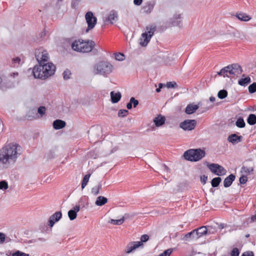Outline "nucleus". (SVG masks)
<instances>
[{
	"label": "nucleus",
	"mask_w": 256,
	"mask_h": 256,
	"mask_svg": "<svg viewBox=\"0 0 256 256\" xmlns=\"http://www.w3.org/2000/svg\"><path fill=\"white\" fill-rule=\"evenodd\" d=\"M20 146L16 144H9L0 150V170L8 167L16 160Z\"/></svg>",
	"instance_id": "1"
},
{
	"label": "nucleus",
	"mask_w": 256,
	"mask_h": 256,
	"mask_svg": "<svg viewBox=\"0 0 256 256\" xmlns=\"http://www.w3.org/2000/svg\"><path fill=\"white\" fill-rule=\"evenodd\" d=\"M56 69L52 63H44L36 66L33 68L32 74L36 78L45 80L54 74Z\"/></svg>",
	"instance_id": "2"
},
{
	"label": "nucleus",
	"mask_w": 256,
	"mask_h": 256,
	"mask_svg": "<svg viewBox=\"0 0 256 256\" xmlns=\"http://www.w3.org/2000/svg\"><path fill=\"white\" fill-rule=\"evenodd\" d=\"M94 43L92 40H76L72 44V48L76 52H88L94 48Z\"/></svg>",
	"instance_id": "3"
},
{
	"label": "nucleus",
	"mask_w": 256,
	"mask_h": 256,
	"mask_svg": "<svg viewBox=\"0 0 256 256\" xmlns=\"http://www.w3.org/2000/svg\"><path fill=\"white\" fill-rule=\"evenodd\" d=\"M242 72L240 66L238 64H233L222 68L218 74L224 77L232 78L238 76Z\"/></svg>",
	"instance_id": "4"
},
{
	"label": "nucleus",
	"mask_w": 256,
	"mask_h": 256,
	"mask_svg": "<svg viewBox=\"0 0 256 256\" xmlns=\"http://www.w3.org/2000/svg\"><path fill=\"white\" fill-rule=\"evenodd\" d=\"M112 70V65L108 62H100L94 66V72L95 74H102L104 76L110 74Z\"/></svg>",
	"instance_id": "5"
},
{
	"label": "nucleus",
	"mask_w": 256,
	"mask_h": 256,
	"mask_svg": "<svg viewBox=\"0 0 256 256\" xmlns=\"http://www.w3.org/2000/svg\"><path fill=\"white\" fill-rule=\"evenodd\" d=\"M205 154V152L200 148L190 149L184 152V156L188 160L197 162L204 158Z\"/></svg>",
	"instance_id": "6"
},
{
	"label": "nucleus",
	"mask_w": 256,
	"mask_h": 256,
	"mask_svg": "<svg viewBox=\"0 0 256 256\" xmlns=\"http://www.w3.org/2000/svg\"><path fill=\"white\" fill-rule=\"evenodd\" d=\"M156 26L150 25L146 27V30L141 34L138 42L142 46H146L150 42L152 36L156 31Z\"/></svg>",
	"instance_id": "7"
},
{
	"label": "nucleus",
	"mask_w": 256,
	"mask_h": 256,
	"mask_svg": "<svg viewBox=\"0 0 256 256\" xmlns=\"http://www.w3.org/2000/svg\"><path fill=\"white\" fill-rule=\"evenodd\" d=\"M35 54L39 64H44L49 60L48 52L42 48L36 50L35 52Z\"/></svg>",
	"instance_id": "8"
},
{
	"label": "nucleus",
	"mask_w": 256,
	"mask_h": 256,
	"mask_svg": "<svg viewBox=\"0 0 256 256\" xmlns=\"http://www.w3.org/2000/svg\"><path fill=\"white\" fill-rule=\"evenodd\" d=\"M85 18L88 24V28L86 30V32L93 29L96 24L97 18L94 16L93 13L91 12H88L85 15Z\"/></svg>",
	"instance_id": "9"
},
{
	"label": "nucleus",
	"mask_w": 256,
	"mask_h": 256,
	"mask_svg": "<svg viewBox=\"0 0 256 256\" xmlns=\"http://www.w3.org/2000/svg\"><path fill=\"white\" fill-rule=\"evenodd\" d=\"M208 168L210 170L216 175L222 176L225 175L226 170L224 168L216 164H212L208 165Z\"/></svg>",
	"instance_id": "10"
},
{
	"label": "nucleus",
	"mask_w": 256,
	"mask_h": 256,
	"mask_svg": "<svg viewBox=\"0 0 256 256\" xmlns=\"http://www.w3.org/2000/svg\"><path fill=\"white\" fill-rule=\"evenodd\" d=\"M196 125L195 120H186L180 124V127L184 130H194Z\"/></svg>",
	"instance_id": "11"
},
{
	"label": "nucleus",
	"mask_w": 256,
	"mask_h": 256,
	"mask_svg": "<svg viewBox=\"0 0 256 256\" xmlns=\"http://www.w3.org/2000/svg\"><path fill=\"white\" fill-rule=\"evenodd\" d=\"M62 216V214L60 212H57L51 216L48 220V225L52 227L56 222H58Z\"/></svg>",
	"instance_id": "12"
},
{
	"label": "nucleus",
	"mask_w": 256,
	"mask_h": 256,
	"mask_svg": "<svg viewBox=\"0 0 256 256\" xmlns=\"http://www.w3.org/2000/svg\"><path fill=\"white\" fill-rule=\"evenodd\" d=\"M142 245L143 244H142V242H132L127 245L126 249V252L127 254H130L136 248L142 246Z\"/></svg>",
	"instance_id": "13"
},
{
	"label": "nucleus",
	"mask_w": 256,
	"mask_h": 256,
	"mask_svg": "<svg viewBox=\"0 0 256 256\" xmlns=\"http://www.w3.org/2000/svg\"><path fill=\"white\" fill-rule=\"evenodd\" d=\"M195 231L194 234L196 236H193V239H198L206 235L207 234V228L206 226H202L197 229L194 230Z\"/></svg>",
	"instance_id": "14"
},
{
	"label": "nucleus",
	"mask_w": 256,
	"mask_h": 256,
	"mask_svg": "<svg viewBox=\"0 0 256 256\" xmlns=\"http://www.w3.org/2000/svg\"><path fill=\"white\" fill-rule=\"evenodd\" d=\"M166 120L164 116L158 114L154 118L153 122L156 126L160 127L164 124Z\"/></svg>",
	"instance_id": "15"
},
{
	"label": "nucleus",
	"mask_w": 256,
	"mask_h": 256,
	"mask_svg": "<svg viewBox=\"0 0 256 256\" xmlns=\"http://www.w3.org/2000/svg\"><path fill=\"white\" fill-rule=\"evenodd\" d=\"M242 140V136H238L236 134H232L230 135L228 138V140L232 143L233 144H238Z\"/></svg>",
	"instance_id": "16"
},
{
	"label": "nucleus",
	"mask_w": 256,
	"mask_h": 256,
	"mask_svg": "<svg viewBox=\"0 0 256 256\" xmlns=\"http://www.w3.org/2000/svg\"><path fill=\"white\" fill-rule=\"evenodd\" d=\"M118 20V14L117 12L114 10H112L110 12L106 20L111 24L116 22Z\"/></svg>",
	"instance_id": "17"
},
{
	"label": "nucleus",
	"mask_w": 256,
	"mask_h": 256,
	"mask_svg": "<svg viewBox=\"0 0 256 256\" xmlns=\"http://www.w3.org/2000/svg\"><path fill=\"white\" fill-rule=\"evenodd\" d=\"M80 206L79 205H76L73 208L72 210H70L68 212V216L70 220H72L76 218L77 216V212L80 211Z\"/></svg>",
	"instance_id": "18"
},
{
	"label": "nucleus",
	"mask_w": 256,
	"mask_h": 256,
	"mask_svg": "<svg viewBox=\"0 0 256 256\" xmlns=\"http://www.w3.org/2000/svg\"><path fill=\"white\" fill-rule=\"evenodd\" d=\"M198 108L199 106L197 104H195L193 103L190 104L186 107L185 112L188 114H190L194 113Z\"/></svg>",
	"instance_id": "19"
},
{
	"label": "nucleus",
	"mask_w": 256,
	"mask_h": 256,
	"mask_svg": "<svg viewBox=\"0 0 256 256\" xmlns=\"http://www.w3.org/2000/svg\"><path fill=\"white\" fill-rule=\"evenodd\" d=\"M236 16L238 20L243 22H248L251 19V16H250L242 12H236Z\"/></svg>",
	"instance_id": "20"
},
{
	"label": "nucleus",
	"mask_w": 256,
	"mask_h": 256,
	"mask_svg": "<svg viewBox=\"0 0 256 256\" xmlns=\"http://www.w3.org/2000/svg\"><path fill=\"white\" fill-rule=\"evenodd\" d=\"M66 124L65 122L60 120H56L53 122V127L56 130H60L64 128Z\"/></svg>",
	"instance_id": "21"
},
{
	"label": "nucleus",
	"mask_w": 256,
	"mask_h": 256,
	"mask_svg": "<svg viewBox=\"0 0 256 256\" xmlns=\"http://www.w3.org/2000/svg\"><path fill=\"white\" fill-rule=\"evenodd\" d=\"M121 96L122 95L120 92H110V98L112 103L118 102L120 100Z\"/></svg>",
	"instance_id": "22"
},
{
	"label": "nucleus",
	"mask_w": 256,
	"mask_h": 256,
	"mask_svg": "<svg viewBox=\"0 0 256 256\" xmlns=\"http://www.w3.org/2000/svg\"><path fill=\"white\" fill-rule=\"evenodd\" d=\"M234 179L235 176L232 174H231L228 176L226 177L224 181V187L228 188L230 186Z\"/></svg>",
	"instance_id": "23"
},
{
	"label": "nucleus",
	"mask_w": 256,
	"mask_h": 256,
	"mask_svg": "<svg viewBox=\"0 0 256 256\" xmlns=\"http://www.w3.org/2000/svg\"><path fill=\"white\" fill-rule=\"evenodd\" d=\"M108 202V199L102 196H99L97 198L95 204L98 206H102Z\"/></svg>",
	"instance_id": "24"
},
{
	"label": "nucleus",
	"mask_w": 256,
	"mask_h": 256,
	"mask_svg": "<svg viewBox=\"0 0 256 256\" xmlns=\"http://www.w3.org/2000/svg\"><path fill=\"white\" fill-rule=\"evenodd\" d=\"M154 7V4L150 2H148L144 6L143 10L144 12L146 13H150Z\"/></svg>",
	"instance_id": "25"
},
{
	"label": "nucleus",
	"mask_w": 256,
	"mask_h": 256,
	"mask_svg": "<svg viewBox=\"0 0 256 256\" xmlns=\"http://www.w3.org/2000/svg\"><path fill=\"white\" fill-rule=\"evenodd\" d=\"M250 78L247 76L244 78H242L238 80V84L240 86H245L250 82Z\"/></svg>",
	"instance_id": "26"
},
{
	"label": "nucleus",
	"mask_w": 256,
	"mask_h": 256,
	"mask_svg": "<svg viewBox=\"0 0 256 256\" xmlns=\"http://www.w3.org/2000/svg\"><path fill=\"white\" fill-rule=\"evenodd\" d=\"M124 221V218H122L119 220L110 219L109 220L108 222L114 225H121Z\"/></svg>",
	"instance_id": "27"
},
{
	"label": "nucleus",
	"mask_w": 256,
	"mask_h": 256,
	"mask_svg": "<svg viewBox=\"0 0 256 256\" xmlns=\"http://www.w3.org/2000/svg\"><path fill=\"white\" fill-rule=\"evenodd\" d=\"M247 122L250 125H254L256 123V116L254 114H250L247 119Z\"/></svg>",
	"instance_id": "28"
},
{
	"label": "nucleus",
	"mask_w": 256,
	"mask_h": 256,
	"mask_svg": "<svg viewBox=\"0 0 256 256\" xmlns=\"http://www.w3.org/2000/svg\"><path fill=\"white\" fill-rule=\"evenodd\" d=\"M90 174H86L84 177V178L82 180V189H84L87 185V184L88 182L89 179L90 178Z\"/></svg>",
	"instance_id": "29"
},
{
	"label": "nucleus",
	"mask_w": 256,
	"mask_h": 256,
	"mask_svg": "<svg viewBox=\"0 0 256 256\" xmlns=\"http://www.w3.org/2000/svg\"><path fill=\"white\" fill-rule=\"evenodd\" d=\"M101 188L102 184H98V185L92 188V193L94 196L98 195L100 193V190Z\"/></svg>",
	"instance_id": "30"
},
{
	"label": "nucleus",
	"mask_w": 256,
	"mask_h": 256,
	"mask_svg": "<svg viewBox=\"0 0 256 256\" xmlns=\"http://www.w3.org/2000/svg\"><path fill=\"white\" fill-rule=\"evenodd\" d=\"M236 126L240 128H242L245 126V122H244L243 118H238L236 122Z\"/></svg>",
	"instance_id": "31"
},
{
	"label": "nucleus",
	"mask_w": 256,
	"mask_h": 256,
	"mask_svg": "<svg viewBox=\"0 0 256 256\" xmlns=\"http://www.w3.org/2000/svg\"><path fill=\"white\" fill-rule=\"evenodd\" d=\"M228 96V92L224 90H220L218 94V96L220 99H223L226 98Z\"/></svg>",
	"instance_id": "32"
},
{
	"label": "nucleus",
	"mask_w": 256,
	"mask_h": 256,
	"mask_svg": "<svg viewBox=\"0 0 256 256\" xmlns=\"http://www.w3.org/2000/svg\"><path fill=\"white\" fill-rule=\"evenodd\" d=\"M20 58L18 57H16L12 60V66L14 67H17L20 64Z\"/></svg>",
	"instance_id": "33"
},
{
	"label": "nucleus",
	"mask_w": 256,
	"mask_h": 256,
	"mask_svg": "<svg viewBox=\"0 0 256 256\" xmlns=\"http://www.w3.org/2000/svg\"><path fill=\"white\" fill-rule=\"evenodd\" d=\"M221 181V178L220 177H217L213 178L212 180V186L213 187L218 186Z\"/></svg>",
	"instance_id": "34"
},
{
	"label": "nucleus",
	"mask_w": 256,
	"mask_h": 256,
	"mask_svg": "<svg viewBox=\"0 0 256 256\" xmlns=\"http://www.w3.org/2000/svg\"><path fill=\"white\" fill-rule=\"evenodd\" d=\"M240 250L237 248H233L230 253V256H239Z\"/></svg>",
	"instance_id": "35"
},
{
	"label": "nucleus",
	"mask_w": 256,
	"mask_h": 256,
	"mask_svg": "<svg viewBox=\"0 0 256 256\" xmlns=\"http://www.w3.org/2000/svg\"><path fill=\"white\" fill-rule=\"evenodd\" d=\"M194 232L195 231L193 230L192 232L186 234L184 236V240H188L190 238H193V236H196Z\"/></svg>",
	"instance_id": "36"
},
{
	"label": "nucleus",
	"mask_w": 256,
	"mask_h": 256,
	"mask_svg": "<svg viewBox=\"0 0 256 256\" xmlns=\"http://www.w3.org/2000/svg\"><path fill=\"white\" fill-rule=\"evenodd\" d=\"M254 171V168L252 167H248V166H243L242 168V172L246 174H250L252 173Z\"/></svg>",
	"instance_id": "37"
},
{
	"label": "nucleus",
	"mask_w": 256,
	"mask_h": 256,
	"mask_svg": "<svg viewBox=\"0 0 256 256\" xmlns=\"http://www.w3.org/2000/svg\"><path fill=\"white\" fill-rule=\"evenodd\" d=\"M8 182L5 180L0 182V190H4L8 188Z\"/></svg>",
	"instance_id": "38"
},
{
	"label": "nucleus",
	"mask_w": 256,
	"mask_h": 256,
	"mask_svg": "<svg viewBox=\"0 0 256 256\" xmlns=\"http://www.w3.org/2000/svg\"><path fill=\"white\" fill-rule=\"evenodd\" d=\"M248 91L250 93H254L256 92V82H254L248 86Z\"/></svg>",
	"instance_id": "39"
},
{
	"label": "nucleus",
	"mask_w": 256,
	"mask_h": 256,
	"mask_svg": "<svg viewBox=\"0 0 256 256\" xmlns=\"http://www.w3.org/2000/svg\"><path fill=\"white\" fill-rule=\"evenodd\" d=\"M12 256H30V255L28 254L18 250L13 253Z\"/></svg>",
	"instance_id": "40"
},
{
	"label": "nucleus",
	"mask_w": 256,
	"mask_h": 256,
	"mask_svg": "<svg viewBox=\"0 0 256 256\" xmlns=\"http://www.w3.org/2000/svg\"><path fill=\"white\" fill-rule=\"evenodd\" d=\"M128 111L126 110H120L118 112V116L120 117H124L128 114Z\"/></svg>",
	"instance_id": "41"
},
{
	"label": "nucleus",
	"mask_w": 256,
	"mask_h": 256,
	"mask_svg": "<svg viewBox=\"0 0 256 256\" xmlns=\"http://www.w3.org/2000/svg\"><path fill=\"white\" fill-rule=\"evenodd\" d=\"M115 58L118 60L122 61L124 59V56L121 53L116 54H115Z\"/></svg>",
	"instance_id": "42"
},
{
	"label": "nucleus",
	"mask_w": 256,
	"mask_h": 256,
	"mask_svg": "<svg viewBox=\"0 0 256 256\" xmlns=\"http://www.w3.org/2000/svg\"><path fill=\"white\" fill-rule=\"evenodd\" d=\"M70 75H71L70 72L69 70H66L65 71H64V72L63 73L64 78V80H68V79L70 78Z\"/></svg>",
	"instance_id": "43"
},
{
	"label": "nucleus",
	"mask_w": 256,
	"mask_h": 256,
	"mask_svg": "<svg viewBox=\"0 0 256 256\" xmlns=\"http://www.w3.org/2000/svg\"><path fill=\"white\" fill-rule=\"evenodd\" d=\"M176 86V83L174 82H168L166 84V86L168 88H174Z\"/></svg>",
	"instance_id": "44"
},
{
	"label": "nucleus",
	"mask_w": 256,
	"mask_h": 256,
	"mask_svg": "<svg viewBox=\"0 0 256 256\" xmlns=\"http://www.w3.org/2000/svg\"><path fill=\"white\" fill-rule=\"evenodd\" d=\"M149 236L147 234H143L140 237V242H142V244L143 242H146L148 240Z\"/></svg>",
	"instance_id": "45"
},
{
	"label": "nucleus",
	"mask_w": 256,
	"mask_h": 256,
	"mask_svg": "<svg viewBox=\"0 0 256 256\" xmlns=\"http://www.w3.org/2000/svg\"><path fill=\"white\" fill-rule=\"evenodd\" d=\"M130 102L132 104H133L134 108H136L138 104V101L136 100L134 97L130 98Z\"/></svg>",
	"instance_id": "46"
},
{
	"label": "nucleus",
	"mask_w": 256,
	"mask_h": 256,
	"mask_svg": "<svg viewBox=\"0 0 256 256\" xmlns=\"http://www.w3.org/2000/svg\"><path fill=\"white\" fill-rule=\"evenodd\" d=\"M38 112L41 114L42 116L44 115L45 114L46 112V108L44 106H40L38 108Z\"/></svg>",
	"instance_id": "47"
},
{
	"label": "nucleus",
	"mask_w": 256,
	"mask_h": 256,
	"mask_svg": "<svg viewBox=\"0 0 256 256\" xmlns=\"http://www.w3.org/2000/svg\"><path fill=\"white\" fill-rule=\"evenodd\" d=\"M248 180V178L246 176H243L240 178V182L242 184L246 183Z\"/></svg>",
	"instance_id": "48"
},
{
	"label": "nucleus",
	"mask_w": 256,
	"mask_h": 256,
	"mask_svg": "<svg viewBox=\"0 0 256 256\" xmlns=\"http://www.w3.org/2000/svg\"><path fill=\"white\" fill-rule=\"evenodd\" d=\"M241 256H254V254L252 251H246L242 254Z\"/></svg>",
	"instance_id": "49"
},
{
	"label": "nucleus",
	"mask_w": 256,
	"mask_h": 256,
	"mask_svg": "<svg viewBox=\"0 0 256 256\" xmlns=\"http://www.w3.org/2000/svg\"><path fill=\"white\" fill-rule=\"evenodd\" d=\"M6 239V235L0 232V244H2L4 242Z\"/></svg>",
	"instance_id": "50"
},
{
	"label": "nucleus",
	"mask_w": 256,
	"mask_h": 256,
	"mask_svg": "<svg viewBox=\"0 0 256 256\" xmlns=\"http://www.w3.org/2000/svg\"><path fill=\"white\" fill-rule=\"evenodd\" d=\"M200 179L201 182L203 184H205L207 180L208 176H206V175H202V176H200Z\"/></svg>",
	"instance_id": "51"
},
{
	"label": "nucleus",
	"mask_w": 256,
	"mask_h": 256,
	"mask_svg": "<svg viewBox=\"0 0 256 256\" xmlns=\"http://www.w3.org/2000/svg\"><path fill=\"white\" fill-rule=\"evenodd\" d=\"M142 0H134V4L140 6L142 4Z\"/></svg>",
	"instance_id": "52"
},
{
	"label": "nucleus",
	"mask_w": 256,
	"mask_h": 256,
	"mask_svg": "<svg viewBox=\"0 0 256 256\" xmlns=\"http://www.w3.org/2000/svg\"><path fill=\"white\" fill-rule=\"evenodd\" d=\"M126 108L128 110H130L132 108V104L130 102L126 105Z\"/></svg>",
	"instance_id": "53"
},
{
	"label": "nucleus",
	"mask_w": 256,
	"mask_h": 256,
	"mask_svg": "<svg viewBox=\"0 0 256 256\" xmlns=\"http://www.w3.org/2000/svg\"><path fill=\"white\" fill-rule=\"evenodd\" d=\"M216 100V98L214 97V96H210V100L211 102H214Z\"/></svg>",
	"instance_id": "54"
},
{
	"label": "nucleus",
	"mask_w": 256,
	"mask_h": 256,
	"mask_svg": "<svg viewBox=\"0 0 256 256\" xmlns=\"http://www.w3.org/2000/svg\"><path fill=\"white\" fill-rule=\"evenodd\" d=\"M72 6L73 8H76V4L75 3L73 2L72 4Z\"/></svg>",
	"instance_id": "55"
},
{
	"label": "nucleus",
	"mask_w": 256,
	"mask_h": 256,
	"mask_svg": "<svg viewBox=\"0 0 256 256\" xmlns=\"http://www.w3.org/2000/svg\"><path fill=\"white\" fill-rule=\"evenodd\" d=\"M254 220H256V216H253L252 217V221H254Z\"/></svg>",
	"instance_id": "56"
},
{
	"label": "nucleus",
	"mask_w": 256,
	"mask_h": 256,
	"mask_svg": "<svg viewBox=\"0 0 256 256\" xmlns=\"http://www.w3.org/2000/svg\"><path fill=\"white\" fill-rule=\"evenodd\" d=\"M160 89H161V88H157L156 89V92H159L160 91Z\"/></svg>",
	"instance_id": "57"
},
{
	"label": "nucleus",
	"mask_w": 256,
	"mask_h": 256,
	"mask_svg": "<svg viewBox=\"0 0 256 256\" xmlns=\"http://www.w3.org/2000/svg\"><path fill=\"white\" fill-rule=\"evenodd\" d=\"M158 86H159V87H158V88H162V84H159V85H158Z\"/></svg>",
	"instance_id": "58"
},
{
	"label": "nucleus",
	"mask_w": 256,
	"mask_h": 256,
	"mask_svg": "<svg viewBox=\"0 0 256 256\" xmlns=\"http://www.w3.org/2000/svg\"><path fill=\"white\" fill-rule=\"evenodd\" d=\"M13 74H14V77L15 76H18V73H13Z\"/></svg>",
	"instance_id": "59"
},
{
	"label": "nucleus",
	"mask_w": 256,
	"mask_h": 256,
	"mask_svg": "<svg viewBox=\"0 0 256 256\" xmlns=\"http://www.w3.org/2000/svg\"><path fill=\"white\" fill-rule=\"evenodd\" d=\"M165 168H166L167 170H168V167H166V166H165Z\"/></svg>",
	"instance_id": "60"
},
{
	"label": "nucleus",
	"mask_w": 256,
	"mask_h": 256,
	"mask_svg": "<svg viewBox=\"0 0 256 256\" xmlns=\"http://www.w3.org/2000/svg\"><path fill=\"white\" fill-rule=\"evenodd\" d=\"M2 80L1 78H0V84L2 82Z\"/></svg>",
	"instance_id": "61"
},
{
	"label": "nucleus",
	"mask_w": 256,
	"mask_h": 256,
	"mask_svg": "<svg viewBox=\"0 0 256 256\" xmlns=\"http://www.w3.org/2000/svg\"><path fill=\"white\" fill-rule=\"evenodd\" d=\"M221 256H226L225 254H223V255H222Z\"/></svg>",
	"instance_id": "62"
}]
</instances>
